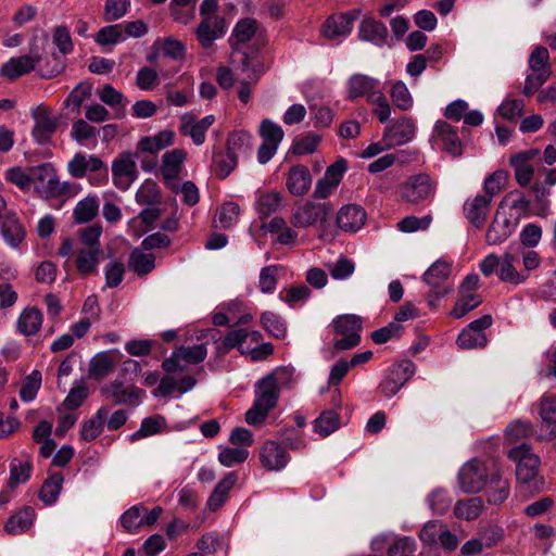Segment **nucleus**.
I'll return each instance as SVG.
<instances>
[{"label": "nucleus", "mask_w": 556, "mask_h": 556, "mask_svg": "<svg viewBox=\"0 0 556 556\" xmlns=\"http://www.w3.org/2000/svg\"><path fill=\"white\" fill-rule=\"evenodd\" d=\"M30 186L43 199L55 198L68 189V184L59 180L56 172L50 163L30 167Z\"/></svg>", "instance_id": "f257e3e1"}, {"label": "nucleus", "mask_w": 556, "mask_h": 556, "mask_svg": "<svg viewBox=\"0 0 556 556\" xmlns=\"http://www.w3.org/2000/svg\"><path fill=\"white\" fill-rule=\"evenodd\" d=\"M333 328L336 334L341 337L333 342L336 350H350L361 342L362 320L357 315L345 314L338 316L333 320Z\"/></svg>", "instance_id": "f03ea898"}, {"label": "nucleus", "mask_w": 556, "mask_h": 556, "mask_svg": "<svg viewBox=\"0 0 556 556\" xmlns=\"http://www.w3.org/2000/svg\"><path fill=\"white\" fill-rule=\"evenodd\" d=\"M437 184L427 174H417L409 177L400 187V194L403 201L408 203H421L434 197Z\"/></svg>", "instance_id": "7ed1b4c3"}, {"label": "nucleus", "mask_w": 556, "mask_h": 556, "mask_svg": "<svg viewBox=\"0 0 556 556\" xmlns=\"http://www.w3.org/2000/svg\"><path fill=\"white\" fill-rule=\"evenodd\" d=\"M508 457L516 463V477L519 482L528 483L536 477L540 459L532 453L530 445L521 443L508 452Z\"/></svg>", "instance_id": "20e7f679"}, {"label": "nucleus", "mask_w": 556, "mask_h": 556, "mask_svg": "<svg viewBox=\"0 0 556 556\" xmlns=\"http://www.w3.org/2000/svg\"><path fill=\"white\" fill-rule=\"evenodd\" d=\"M489 478V468L479 459L463 465L458 472V482L465 493H478L483 490Z\"/></svg>", "instance_id": "39448f33"}, {"label": "nucleus", "mask_w": 556, "mask_h": 556, "mask_svg": "<svg viewBox=\"0 0 556 556\" xmlns=\"http://www.w3.org/2000/svg\"><path fill=\"white\" fill-rule=\"evenodd\" d=\"M505 206H498L488 228L485 240L489 244H501L506 241L519 224V216L513 215Z\"/></svg>", "instance_id": "423d86ee"}, {"label": "nucleus", "mask_w": 556, "mask_h": 556, "mask_svg": "<svg viewBox=\"0 0 556 556\" xmlns=\"http://www.w3.org/2000/svg\"><path fill=\"white\" fill-rule=\"evenodd\" d=\"M414 374L415 364L412 361L404 359L394 364L380 383V392L387 397L395 395Z\"/></svg>", "instance_id": "0eeeda50"}, {"label": "nucleus", "mask_w": 556, "mask_h": 556, "mask_svg": "<svg viewBox=\"0 0 556 556\" xmlns=\"http://www.w3.org/2000/svg\"><path fill=\"white\" fill-rule=\"evenodd\" d=\"M492 325L491 315H484L471 321L458 336L457 345L460 349L483 348L486 344L484 330Z\"/></svg>", "instance_id": "6e6552de"}, {"label": "nucleus", "mask_w": 556, "mask_h": 556, "mask_svg": "<svg viewBox=\"0 0 556 556\" xmlns=\"http://www.w3.org/2000/svg\"><path fill=\"white\" fill-rule=\"evenodd\" d=\"M34 127L33 137L40 143H48L60 124L59 117L49 109L38 106L33 112Z\"/></svg>", "instance_id": "1a4fd4ad"}, {"label": "nucleus", "mask_w": 556, "mask_h": 556, "mask_svg": "<svg viewBox=\"0 0 556 556\" xmlns=\"http://www.w3.org/2000/svg\"><path fill=\"white\" fill-rule=\"evenodd\" d=\"M538 414L541 430L546 432L540 434L538 439L549 441L556 438V396L544 394L538 402Z\"/></svg>", "instance_id": "9d476101"}, {"label": "nucleus", "mask_w": 556, "mask_h": 556, "mask_svg": "<svg viewBox=\"0 0 556 556\" xmlns=\"http://www.w3.org/2000/svg\"><path fill=\"white\" fill-rule=\"evenodd\" d=\"M433 146L445 150L454 156L462 154V142L457 131L452 125L444 121H438L431 137Z\"/></svg>", "instance_id": "9b49d317"}, {"label": "nucleus", "mask_w": 556, "mask_h": 556, "mask_svg": "<svg viewBox=\"0 0 556 556\" xmlns=\"http://www.w3.org/2000/svg\"><path fill=\"white\" fill-rule=\"evenodd\" d=\"M348 169L346 161L340 159L330 165L315 187V198L326 199L334 192Z\"/></svg>", "instance_id": "f8f14e48"}, {"label": "nucleus", "mask_w": 556, "mask_h": 556, "mask_svg": "<svg viewBox=\"0 0 556 556\" xmlns=\"http://www.w3.org/2000/svg\"><path fill=\"white\" fill-rule=\"evenodd\" d=\"M260 462L269 471L283 469L290 460L285 447L276 441H266L260 448Z\"/></svg>", "instance_id": "ddd939ff"}, {"label": "nucleus", "mask_w": 556, "mask_h": 556, "mask_svg": "<svg viewBox=\"0 0 556 556\" xmlns=\"http://www.w3.org/2000/svg\"><path fill=\"white\" fill-rule=\"evenodd\" d=\"M102 395L112 400L114 404L136 405L139 403L143 391L135 386L124 387L121 381H113L101 388Z\"/></svg>", "instance_id": "4468645a"}, {"label": "nucleus", "mask_w": 556, "mask_h": 556, "mask_svg": "<svg viewBox=\"0 0 556 556\" xmlns=\"http://www.w3.org/2000/svg\"><path fill=\"white\" fill-rule=\"evenodd\" d=\"M350 369H351V367L346 359H344V358L338 359L330 368L328 380H327V387H321L319 389L320 394H324L325 392H329L330 402L336 407H341L342 400H341V391L339 389V384L344 379V377L348 375Z\"/></svg>", "instance_id": "2eb2a0df"}, {"label": "nucleus", "mask_w": 556, "mask_h": 556, "mask_svg": "<svg viewBox=\"0 0 556 556\" xmlns=\"http://www.w3.org/2000/svg\"><path fill=\"white\" fill-rule=\"evenodd\" d=\"M381 92L380 81L364 74H354L346 81V93L349 99L365 97L370 103L374 93Z\"/></svg>", "instance_id": "dca6fc26"}, {"label": "nucleus", "mask_w": 556, "mask_h": 556, "mask_svg": "<svg viewBox=\"0 0 556 556\" xmlns=\"http://www.w3.org/2000/svg\"><path fill=\"white\" fill-rule=\"evenodd\" d=\"M215 117L207 115L197 121L192 114H184L181 116L180 132L184 136L191 137L194 144L200 146L205 141L206 130L214 124Z\"/></svg>", "instance_id": "f3484780"}, {"label": "nucleus", "mask_w": 556, "mask_h": 556, "mask_svg": "<svg viewBox=\"0 0 556 556\" xmlns=\"http://www.w3.org/2000/svg\"><path fill=\"white\" fill-rule=\"evenodd\" d=\"M416 126L412 118L402 117L395 124L384 128V139L389 146L397 147L412 141L415 137Z\"/></svg>", "instance_id": "a211bd4d"}, {"label": "nucleus", "mask_w": 556, "mask_h": 556, "mask_svg": "<svg viewBox=\"0 0 556 556\" xmlns=\"http://www.w3.org/2000/svg\"><path fill=\"white\" fill-rule=\"evenodd\" d=\"M353 21L354 16L350 13L331 15L323 24L320 33L329 40L344 38L352 31Z\"/></svg>", "instance_id": "6ab92c4d"}, {"label": "nucleus", "mask_w": 556, "mask_h": 556, "mask_svg": "<svg viewBox=\"0 0 556 556\" xmlns=\"http://www.w3.org/2000/svg\"><path fill=\"white\" fill-rule=\"evenodd\" d=\"M315 231L319 239L329 241L337 233V227L333 224V207L327 203H315Z\"/></svg>", "instance_id": "aec40b11"}, {"label": "nucleus", "mask_w": 556, "mask_h": 556, "mask_svg": "<svg viewBox=\"0 0 556 556\" xmlns=\"http://www.w3.org/2000/svg\"><path fill=\"white\" fill-rule=\"evenodd\" d=\"M114 184L119 189H127L137 178V165L129 153L121 155L112 164Z\"/></svg>", "instance_id": "412c9836"}, {"label": "nucleus", "mask_w": 556, "mask_h": 556, "mask_svg": "<svg viewBox=\"0 0 556 556\" xmlns=\"http://www.w3.org/2000/svg\"><path fill=\"white\" fill-rule=\"evenodd\" d=\"M539 154V150L532 149L510 156L509 163L515 172V178L521 187L528 186L534 175V168L530 161Z\"/></svg>", "instance_id": "4be33fe9"}, {"label": "nucleus", "mask_w": 556, "mask_h": 556, "mask_svg": "<svg viewBox=\"0 0 556 556\" xmlns=\"http://www.w3.org/2000/svg\"><path fill=\"white\" fill-rule=\"evenodd\" d=\"M366 222L365 210L356 204H348L337 215V226L346 232L358 231Z\"/></svg>", "instance_id": "5701e85b"}, {"label": "nucleus", "mask_w": 556, "mask_h": 556, "mask_svg": "<svg viewBox=\"0 0 556 556\" xmlns=\"http://www.w3.org/2000/svg\"><path fill=\"white\" fill-rule=\"evenodd\" d=\"M312 181L311 170L306 166L298 164L289 169L286 187L292 195L303 197L309 191Z\"/></svg>", "instance_id": "b1692460"}, {"label": "nucleus", "mask_w": 556, "mask_h": 556, "mask_svg": "<svg viewBox=\"0 0 556 556\" xmlns=\"http://www.w3.org/2000/svg\"><path fill=\"white\" fill-rule=\"evenodd\" d=\"M70 174L75 178H83L87 172L104 170V175L98 184H101L106 178V167L104 163L94 155H85L81 153L76 154L67 165Z\"/></svg>", "instance_id": "393cba45"}, {"label": "nucleus", "mask_w": 556, "mask_h": 556, "mask_svg": "<svg viewBox=\"0 0 556 556\" xmlns=\"http://www.w3.org/2000/svg\"><path fill=\"white\" fill-rule=\"evenodd\" d=\"M225 34L224 18L217 15H207L197 28L198 40L204 48L212 46L213 41Z\"/></svg>", "instance_id": "a878e982"}, {"label": "nucleus", "mask_w": 556, "mask_h": 556, "mask_svg": "<svg viewBox=\"0 0 556 556\" xmlns=\"http://www.w3.org/2000/svg\"><path fill=\"white\" fill-rule=\"evenodd\" d=\"M483 490L490 505L504 503L510 493L508 480L504 479L498 471L492 473L490 479H486Z\"/></svg>", "instance_id": "bb28decb"}, {"label": "nucleus", "mask_w": 556, "mask_h": 556, "mask_svg": "<svg viewBox=\"0 0 556 556\" xmlns=\"http://www.w3.org/2000/svg\"><path fill=\"white\" fill-rule=\"evenodd\" d=\"M490 203V198L480 194L467 200L464 204V213L469 223L475 227H482L489 213Z\"/></svg>", "instance_id": "cd10ccee"}, {"label": "nucleus", "mask_w": 556, "mask_h": 556, "mask_svg": "<svg viewBox=\"0 0 556 556\" xmlns=\"http://www.w3.org/2000/svg\"><path fill=\"white\" fill-rule=\"evenodd\" d=\"M517 257L510 252H505L501 256V265L497 270V277L502 282L511 285H521L527 281L529 274L518 271L516 268Z\"/></svg>", "instance_id": "c85d7f7f"}, {"label": "nucleus", "mask_w": 556, "mask_h": 556, "mask_svg": "<svg viewBox=\"0 0 556 556\" xmlns=\"http://www.w3.org/2000/svg\"><path fill=\"white\" fill-rule=\"evenodd\" d=\"M39 61L40 59L38 56L28 54L12 58L2 65L0 73L9 79H16L34 70Z\"/></svg>", "instance_id": "c756f323"}, {"label": "nucleus", "mask_w": 556, "mask_h": 556, "mask_svg": "<svg viewBox=\"0 0 556 556\" xmlns=\"http://www.w3.org/2000/svg\"><path fill=\"white\" fill-rule=\"evenodd\" d=\"M102 255L103 250L78 248L76 251L75 265L79 275L84 277L97 275Z\"/></svg>", "instance_id": "7c9ffc66"}, {"label": "nucleus", "mask_w": 556, "mask_h": 556, "mask_svg": "<svg viewBox=\"0 0 556 556\" xmlns=\"http://www.w3.org/2000/svg\"><path fill=\"white\" fill-rule=\"evenodd\" d=\"M332 407L321 410L319 416L315 418V433H318L321 438H326L331 433L336 432L341 427V419L339 409L341 407Z\"/></svg>", "instance_id": "2f4dec72"}, {"label": "nucleus", "mask_w": 556, "mask_h": 556, "mask_svg": "<svg viewBox=\"0 0 556 556\" xmlns=\"http://www.w3.org/2000/svg\"><path fill=\"white\" fill-rule=\"evenodd\" d=\"M186 152L181 149H174L163 155V163L161 167L162 176L165 180L169 181L176 179L182 168Z\"/></svg>", "instance_id": "473e14b6"}, {"label": "nucleus", "mask_w": 556, "mask_h": 556, "mask_svg": "<svg viewBox=\"0 0 556 556\" xmlns=\"http://www.w3.org/2000/svg\"><path fill=\"white\" fill-rule=\"evenodd\" d=\"M387 35V27L374 18H364L359 25L358 36L362 40L380 46L384 43Z\"/></svg>", "instance_id": "72a5a7b5"}, {"label": "nucleus", "mask_w": 556, "mask_h": 556, "mask_svg": "<svg viewBox=\"0 0 556 556\" xmlns=\"http://www.w3.org/2000/svg\"><path fill=\"white\" fill-rule=\"evenodd\" d=\"M34 519V508L25 506L8 519L4 529L10 534H21L33 526Z\"/></svg>", "instance_id": "f704fd0d"}, {"label": "nucleus", "mask_w": 556, "mask_h": 556, "mask_svg": "<svg viewBox=\"0 0 556 556\" xmlns=\"http://www.w3.org/2000/svg\"><path fill=\"white\" fill-rule=\"evenodd\" d=\"M236 482L237 475L235 472L227 473L213 490L207 500V507L213 511L222 507L228 497L229 491L233 488Z\"/></svg>", "instance_id": "c9c22d12"}, {"label": "nucleus", "mask_w": 556, "mask_h": 556, "mask_svg": "<svg viewBox=\"0 0 556 556\" xmlns=\"http://www.w3.org/2000/svg\"><path fill=\"white\" fill-rule=\"evenodd\" d=\"M175 134L172 130L165 129L154 136H147L140 139L138 148L148 153H156L174 142Z\"/></svg>", "instance_id": "e433bc0d"}, {"label": "nucleus", "mask_w": 556, "mask_h": 556, "mask_svg": "<svg viewBox=\"0 0 556 556\" xmlns=\"http://www.w3.org/2000/svg\"><path fill=\"white\" fill-rule=\"evenodd\" d=\"M280 388L274 383L268 376H265L257 382V392L255 402L264 408L271 409L278 400Z\"/></svg>", "instance_id": "4c0bfd02"}, {"label": "nucleus", "mask_w": 556, "mask_h": 556, "mask_svg": "<svg viewBox=\"0 0 556 556\" xmlns=\"http://www.w3.org/2000/svg\"><path fill=\"white\" fill-rule=\"evenodd\" d=\"M155 266V256L152 253H146L139 248L131 251L128 260L130 270L139 276H144L153 270Z\"/></svg>", "instance_id": "58836bf2"}, {"label": "nucleus", "mask_w": 556, "mask_h": 556, "mask_svg": "<svg viewBox=\"0 0 556 556\" xmlns=\"http://www.w3.org/2000/svg\"><path fill=\"white\" fill-rule=\"evenodd\" d=\"M2 236L12 247L18 245L25 238L24 227L12 213L2 218Z\"/></svg>", "instance_id": "ea45409f"}, {"label": "nucleus", "mask_w": 556, "mask_h": 556, "mask_svg": "<svg viewBox=\"0 0 556 556\" xmlns=\"http://www.w3.org/2000/svg\"><path fill=\"white\" fill-rule=\"evenodd\" d=\"M239 215V205L235 202H226L216 210L213 226L215 228L228 229L237 224Z\"/></svg>", "instance_id": "a19ab883"}, {"label": "nucleus", "mask_w": 556, "mask_h": 556, "mask_svg": "<svg viewBox=\"0 0 556 556\" xmlns=\"http://www.w3.org/2000/svg\"><path fill=\"white\" fill-rule=\"evenodd\" d=\"M41 324V312L35 307L25 308L17 319V328L24 336L37 333Z\"/></svg>", "instance_id": "79ce46f5"}, {"label": "nucleus", "mask_w": 556, "mask_h": 556, "mask_svg": "<svg viewBox=\"0 0 556 556\" xmlns=\"http://www.w3.org/2000/svg\"><path fill=\"white\" fill-rule=\"evenodd\" d=\"M109 409L106 407H100L92 418L87 420L80 430V437L85 441H93L100 435L103 430V426L106 421Z\"/></svg>", "instance_id": "37998d69"}, {"label": "nucleus", "mask_w": 556, "mask_h": 556, "mask_svg": "<svg viewBox=\"0 0 556 556\" xmlns=\"http://www.w3.org/2000/svg\"><path fill=\"white\" fill-rule=\"evenodd\" d=\"M98 212V198L88 195L76 204L73 211V218L77 224L88 223L97 216Z\"/></svg>", "instance_id": "c03bdc74"}, {"label": "nucleus", "mask_w": 556, "mask_h": 556, "mask_svg": "<svg viewBox=\"0 0 556 556\" xmlns=\"http://www.w3.org/2000/svg\"><path fill=\"white\" fill-rule=\"evenodd\" d=\"M264 68L256 56L243 54L241 63L236 67V75L238 78H245L247 80L257 81L263 74Z\"/></svg>", "instance_id": "a18cd8bd"}, {"label": "nucleus", "mask_w": 556, "mask_h": 556, "mask_svg": "<svg viewBox=\"0 0 556 556\" xmlns=\"http://www.w3.org/2000/svg\"><path fill=\"white\" fill-rule=\"evenodd\" d=\"M450 273L451 264L446 261L438 260L424 274V280L431 287H442Z\"/></svg>", "instance_id": "49530a36"}, {"label": "nucleus", "mask_w": 556, "mask_h": 556, "mask_svg": "<svg viewBox=\"0 0 556 556\" xmlns=\"http://www.w3.org/2000/svg\"><path fill=\"white\" fill-rule=\"evenodd\" d=\"M282 205V197L278 191H269L261 194L256 202V210L262 218H267L276 213Z\"/></svg>", "instance_id": "de8ad7c7"}, {"label": "nucleus", "mask_w": 556, "mask_h": 556, "mask_svg": "<svg viewBox=\"0 0 556 556\" xmlns=\"http://www.w3.org/2000/svg\"><path fill=\"white\" fill-rule=\"evenodd\" d=\"M482 510V500L480 497H471L458 502L454 507V515L459 519L473 520L481 515Z\"/></svg>", "instance_id": "09e8293b"}, {"label": "nucleus", "mask_w": 556, "mask_h": 556, "mask_svg": "<svg viewBox=\"0 0 556 556\" xmlns=\"http://www.w3.org/2000/svg\"><path fill=\"white\" fill-rule=\"evenodd\" d=\"M390 97L393 104L402 111H408L413 108L414 100L412 93L402 80H396L391 85Z\"/></svg>", "instance_id": "8fccbe9b"}, {"label": "nucleus", "mask_w": 556, "mask_h": 556, "mask_svg": "<svg viewBox=\"0 0 556 556\" xmlns=\"http://www.w3.org/2000/svg\"><path fill=\"white\" fill-rule=\"evenodd\" d=\"M116 361L108 353L96 355L89 367V374L92 378L102 379L111 374L115 367Z\"/></svg>", "instance_id": "3c124183"}, {"label": "nucleus", "mask_w": 556, "mask_h": 556, "mask_svg": "<svg viewBox=\"0 0 556 556\" xmlns=\"http://www.w3.org/2000/svg\"><path fill=\"white\" fill-rule=\"evenodd\" d=\"M63 481L64 479L61 473L56 472L50 475L41 486L39 493L40 500L48 505L54 503L62 490Z\"/></svg>", "instance_id": "603ef678"}, {"label": "nucleus", "mask_w": 556, "mask_h": 556, "mask_svg": "<svg viewBox=\"0 0 556 556\" xmlns=\"http://www.w3.org/2000/svg\"><path fill=\"white\" fill-rule=\"evenodd\" d=\"M481 302L482 299L478 293L459 292V296L450 314L454 318H462L470 311L478 307L481 304Z\"/></svg>", "instance_id": "864d4df0"}, {"label": "nucleus", "mask_w": 556, "mask_h": 556, "mask_svg": "<svg viewBox=\"0 0 556 556\" xmlns=\"http://www.w3.org/2000/svg\"><path fill=\"white\" fill-rule=\"evenodd\" d=\"M251 135L244 130L233 131L227 139V153L236 159L250 150Z\"/></svg>", "instance_id": "5fc2aeb1"}, {"label": "nucleus", "mask_w": 556, "mask_h": 556, "mask_svg": "<svg viewBox=\"0 0 556 556\" xmlns=\"http://www.w3.org/2000/svg\"><path fill=\"white\" fill-rule=\"evenodd\" d=\"M498 206H505L513 215H518L519 220L522 217L528 216V210L530 206L529 200H527L521 193H509L500 203Z\"/></svg>", "instance_id": "6e6d98bb"}, {"label": "nucleus", "mask_w": 556, "mask_h": 556, "mask_svg": "<svg viewBox=\"0 0 556 556\" xmlns=\"http://www.w3.org/2000/svg\"><path fill=\"white\" fill-rule=\"evenodd\" d=\"M262 325L266 331L277 339L286 337L287 327L281 317L274 312H265L261 317Z\"/></svg>", "instance_id": "4d7b16f0"}, {"label": "nucleus", "mask_w": 556, "mask_h": 556, "mask_svg": "<svg viewBox=\"0 0 556 556\" xmlns=\"http://www.w3.org/2000/svg\"><path fill=\"white\" fill-rule=\"evenodd\" d=\"M102 235L101 225L93 224L79 230L81 249L102 250L100 237Z\"/></svg>", "instance_id": "13d9d810"}, {"label": "nucleus", "mask_w": 556, "mask_h": 556, "mask_svg": "<svg viewBox=\"0 0 556 556\" xmlns=\"http://www.w3.org/2000/svg\"><path fill=\"white\" fill-rule=\"evenodd\" d=\"M533 432L534 427L530 421L516 420L507 426L505 437L513 443L531 437Z\"/></svg>", "instance_id": "bf43d9fd"}, {"label": "nucleus", "mask_w": 556, "mask_h": 556, "mask_svg": "<svg viewBox=\"0 0 556 556\" xmlns=\"http://www.w3.org/2000/svg\"><path fill=\"white\" fill-rule=\"evenodd\" d=\"M124 40L126 35H123L121 23L101 28L96 37V41L101 46L115 45Z\"/></svg>", "instance_id": "052dcab7"}, {"label": "nucleus", "mask_w": 556, "mask_h": 556, "mask_svg": "<svg viewBox=\"0 0 556 556\" xmlns=\"http://www.w3.org/2000/svg\"><path fill=\"white\" fill-rule=\"evenodd\" d=\"M311 291L304 286H294L285 289L279 293L281 301L288 303L291 307H295L308 300Z\"/></svg>", "instance_id": "680f3d73"}, {"label": "nucleus", "mask_w": 556, "mask_h": 556, "mask_svg": "<svg viewBox=\"0 0 556 556\" xmlns=\"http://www.w3.org/2000/svg\"><path fill=\"white\" fill-rule=\"evenodd\" d=\"M175 350L178 352V356H181L189 365H197L203 362L207 355V349L203 343L191 346L181 345Z\"/></svg>", "instance_id": "e2e57ef3"}, {"label": "nucleus", "mask_w": 556, "mask_h": 556, "mask_svg": "<svg viewBox=\"0 0 556 556\" xmlns=\"http://www.w3.org/2000/svg\"><path fill=\"white\" fill-rule=\"evenodd\" d=\"M237 161L238 159L227 152L215 154L213 159V165L216 175L222 179L229 176L230 173L236 168Z\"/></svg>", "instance_id": "0e129e2a"}, {"label": "nucleus", "mask_w": 556, "mask_h": 556, "mask_svg": "<svg viewBox=\"0 0 556 556\" xmlns=\"http://www.w3.org/2000/svg\"><path fill=\"white\" fill-rule=\"evenodd\" d=\"M443 526L444 522L439 520H430L426 522L419 532L420 541L430 547L438 545Z\"/></svg>", "instance_id": "69168bd1"}, {"label": "nucleus", "mask_w": 556, "mask_h": 556, "mask_svg": "<svg viewBox=\"0 0 556 556\" xmlns=\"http://www.w3.org/2000/svg\"><path fill=\"white\" fill-rule=\"evenodd\" d=\"M160 199L157 185L152 180H146L136 193L137 202L142 205L155 204Z\"/></svg>", "instance_id": "338daca9"}, {"label": "nucleus", "mask_w": 556, "mask_h": 556, "mask_svg": "<svg viewBox=\"0 0 556 556\" xmlns=\"http://www.w3.org/2000/svg\"><path fill=\"white\" fill-rule=\"evenodd\" d=\"M30 473L31 464L29 462L22 463L14 459L11 463L10 478L8 483L16 488L18 484L25 483L30 478Z\"/></svg>", "instance_id": "774afa93"}]
</instances>
